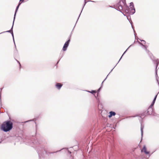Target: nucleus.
Segmentation results:
<instances>
[{"label":"nucleus","mask_w":159,"mask_h":159,"mask_svg":"<svg viewBox=\"0 0 159 159\" xmlns=\"http://www.w3.org/2000/svg\"><path fill=\"white\" fill-rule=\"evenodd\" d=\"M13 128V123L10 120H7L2 123L0 127V129L5 132L11 131Z\"/></svg>","instance_id":"f257e3e1"},{"label":"nucleus","mask_w":159,"mask_h":159,"mask_svg":"<svg viewBox=\"0 0 159 159\" xmlns=\"http://www.w3.org/2000/svg\"><path fill=\"white\" fill-rule=\"evenodd\" d=\"M147 112L146 111L143 112L141 114H139V115H136L134 116H129V117H136L138 116L139 117L138 119L139 120L141 124V140L142 139V137L143 136V129L144 128V126L142 125V121L143 119L147 115V113H146Z\"/></svg>","instance_id":"f03ea898"},{"label":"nucleus","mask_w":159,"mask_h":159,"mask_svg":"<svg viewBox=\"0 0 159 159\" xmlns=\"http://www.w3.org/2000/svg\"><path fill=\"white\" fill-rule=\"evenodd\" d=\"M109 7L116 9L117 10L122 13L124 16H125V15L121 11V10H123V8L122 5H121V0H120V1L118 2V3L116 4L115 5H114V6H109Z\"/></svg>","instance_id":"7ed1b4c3"},{"label":"nucleus","mask_w":159,"mask_h":159,"mask_svg":"<svg viewBox=\"0 0 159 159\" xmlns=\"http://www.w3.org/2000/svg\"><path fill=\"white\" fill-rule=\"evenodd\" d=\"M40 148L41 149H39L37 150L39 158L41 157H43L44 154H47V152L44 147L42 146Z\"/></svg>","instance_id":"20e7f679"},{"label":"nucleus","mask_w":159,"mask_h":159,"mask_svg":"<svg viewBox=\"0 0 159 159\" xmlns=\"http://www.w3.org/2000/svg\"><path fill=\"white\" fill-rule=\"evenodd\" d=\"M71 36V34H70V37L68 40L66 41L65 43L63 46L62 50L63 51H65L66 50L67 48L69 45L70 42V37Z\"/></svg>","instance_id":"39448f33"},{"label":"nucleus","mask_w":159,"mask_h":159,"mask_svg":"<svg viewBox=\"0 0 159 159\" xmlns=\"http://www.w3.org/2000/svg\"><path fill=\"white\" fill-rule=\"evenodd\" d=\"M151 59L153 61L154 63L156 64V69H157V66L159 64V59H157L156 60L155 59L154 57L152 56L150 57Z\"/></svg>","instance_id":"423d86ee"},{"label":"nucleus","mask_w":159,"mask_h":159,"mask_svg":"<svg viewBox=\"0 0 159 159\" xmlns=\"http://www.w3.org/2000/svg\"><path fill=\"white\" fill-rule=\"evenodd\" d=\"M130 8H131L130 11V13L131 15L134 14L135 12V10L134 7V3L133 2H131L130 3Z\"/></svg>","instance_id":"0eeeda50"},{"label":"nucleus","mask_w":159,"mask_h":159,"mask_svg":"<svg viewBox=\"0 0 159 159\" xmlns=\"http://www.w3.org/2000/svg\"><path fill=\"white\" fill-rule=\"evenodd\" d=\"M147 115H150L152 114L153 112V108H152L149 107L147 110L146 111Z\"/></svg>","instance_id":"6e6552de"},{"label":"nucleus","mask_w":159,"mask_h":159,"mask_svg":"<svg viewBox=\"0 0 159 159\" xmlns=\"http://www.w3.org/2000/svg\"><path fill=\"white\" fill-rule=\"evenodd\" d=\"M14 21H15V20H14V19H13V24H12V26L11 29L10 30H7V31H4V32H3L0 33V34H2V33H5V32L10 33L11 34V33H13V25H14Z\"/></svg>","instance_id":"1a4fd4ad"},{"label":"nucleus","mask_w":159,"mask_h":159,"mask_svg":"<svg viewBox=\"0 0 159 159\" xmlns=\"http://www.w3.org/2000/svg\"><path fill=\"white\" fill-rule=\"evenodd\" d=\"M21 4V3H20V2H19L18 3V5L16 7V10H15V13H14V18H13V19H14V20H15V18H16V13H17V12L18 10V9L19 8V7L20 6V5Z\"/></svg>","instance_id":"9d476101"},{"label":"nucleus","mask_w":159,"mask_h":159,"mask_svg":"<svg viewBox=\"0 0 159 159\" xmlns=\"http://www.w3.org/2000/svg\"><path fill=\"white\" fill-rule=\"evenodd\" d=\"M116 113L114 111H111L109 112V115H108V117L109 118L111 117L112 116H115Z\"/></svg>","instance_id":"9b49d317"},{"label":"nucleus","mask_w":159,"mask_h":159,"mask_svg":"<svg viewBox=\"0 0 159 159\" xmlns=\"http://www.w3.org/2000/svg\"><path fill=\"white\" fill-rule=\"evenodd\" d=\"M62 85H63L62 84H61V83H57L56 84L55 86H56V88L58 89L59 90L61 89V88L62 87Z\"/></svg>","instance_id":"f8f14e48"},{"label":"nucleus","mask_w":159,"mask_h":159,"mask_svg":"<svg viewBox=\"0 0 159 159\" xmlns=\"http://www.w3.org/2000/svg\"><path fill=\"white\" fill-rule=\"evenodd\" d=\"M132 45H130L127 49L124 52V53H123V54H122V56H121V57L120 58V60H119V61H118V63L116 64V65L114 66V67L111 70V71H110V72L109 73V74L113 70V69L115 67V66H116L117 64L119 63V61H120V60H121V59L122 58V57L124 55V54L126 53V52L127 51V50L128 49V48Z\"/></svg>","instance_id":"ddd939ff"},{"label":"nucleus","mask_w":159,"mask_h":159,"mask_svg":"<svg viewBox=\"0 0 159 159\" xmlns=\"http://www.w3.org/2000/svg\"><path fill=\"white\" fill-rule=\"evenodd\" d=\"M109 75V74L107 75V77H106V78L105 79V80H103V81H102V84H101V86L98 89V90H97V94H98L99 92H100L101 89H102V84H103V83L106 80V79L108 75Z\"/></svg>","instance_id":"4468645a"},{"label":"nucleus","mask_w":159,"mask_h":159,"mask_svg":"<svg viewBox=\"0 0 159 159\" xmlns=\"http://www.w3.org/2000/svg\"><path fill=\"white\" fill-rule=\"evenodd\" d=\"M44 140L43 139H41L40 140H37L36 141H34V143H36V144H41L42 142H43L42 140Z\"/></svg>","instance_id":"2eb2a0df"},{"label":"nucleus","mask_w":159,"mask_h":159,"mask_svg":"<svg viewBox=\"0 0 159 159\" xmlns=\"http://www.w3.org/2000/svg\"><path fill=\"white\" fill-rule=\"evenodd\" d=\"M143 149L144 150V152L145 154H148L149 153V152L147 151V149L145 146H143Z\"/></svg>","instance_id":"dca6fc26"},{"label":"nucleus","mask_w":159,"mask_h":159,"mask_svg":"<svg viewBox=\"0 0 159 159\" xmlns=\"http://www.w3.org/2000/svg\"><path fill=\"white\" fill-rule=\"evenodd\" d=\"M87 92H89V93H90L92 94H94L95 97V98H96V96L94 94L95 93H96V90H92L91 91H86Z\"/></svg>","instance_id":"f3484780"},{"label":"nucleus","mask_w":159,"mask_h":159,"mask_svg":"<svg viewBox=\"0 0 159 159\" xmlns=\"http://www.w3.org/2000/svg\"><path fill=\"white\" fill-rule=\"evenodd\" d=\"M139 40H140L141 41V42H142V43H141L140 42L138 41V42L139 43V44L140 45H143L144 44H145L146 42L144 40H141L140 39H139Z\"/></svg>","instance_id":"a211bd4d"},{"label":"nucleus","mask_w":159,"mask_h":159,"mask_svg":"<svg viewBox=\"0 0 159 159\" xmlns=\"http://www.w3.org/2000/svg\"><path fill=\"white\" fill-rule=\"evenodd\" d=\"M87 2L86 1V0H84V5L83 7V8H82V11H81V13H80V15H79V17H78V19H77V21H76V23L77 22V21L78 20V19H79V18L80 17V14H81V12H82V11L83 9V8H84V7L85 5V4H86V3H87Z\"/></svg>","instance_id":"6ab92c4d"},{"label":"nucleus","mask_w":159,"mask_h":159,"mask_svg":"<svg viewBox=\"0 0 159 159\" xmlns=\"http://www.w3.org/2000/svg\"><path fill=\"white\" fill-rule=\"evenodd\" d=\"M124 9H125V12L126 13H129V7L127 6H126L125 7V8H124Z\"/></svg>","instance_id":"aec40b11"},{"label":"nucleus","mask_w":159,"mask_h":159,"mask_svg":"<svg viewBox=\"0 0 159 159\" xmlns=\"http://www.w3.org/2000/svg\"><path fill=\"white\" fill-rule=\"evenodd\" d=\"M156 80L157 81V82H158V75H157V69H156Z\"/></svg>","instance_id":"412c9836"},{"label":"nucleus","mask_w":159,"mask_h":159,"mask_svg":"<svg viewBox=\"0 0 159 159\" xmlns=\"http://www.w3.org/2000/svg\"><path fill=\"white\" fill-rule=\"evenodd\" d=\"M67 152V155L68 156H71V155H70L71 153V152L69 151L68 148H66Z\"/></svg>","instance_id":"4be33fe9"},{"label":"nucleus","mask_w":159,"mask_h":159,"mask_svg":"<svg viewBox=\"0 0 159 159\" xmlns=\"http://www.w3.org/2000/svg\"><path fill=\"white\" fill-rule=\"evenodd\" d=\"M152 115L153 116L159 117V115L156 113L153 112Z\"/></svg>","instance_id":"5701e85b"},{"label":"nucleus","mask_w":159,"mask_h":159,"mask_svg":"<svg viewBox=\"0 0 159 159\" xmlns=\"http://www.w3.org/2000/svg\"><path fill=\"white\" fill-rule=\"evenodd\" d=\"M18 54V51L16 49L15 51H14V55H17Z\"/></svg>","instance_id":"b1692460"},{"label":"nucleus","mask_w":159,"mask_h":159,"mask_svg":"<svg viewBox=\"0 0 159 159\" xmlns=\"http://www.w3.org/2000/svg\"><path fill=\"white\" fill-rule=\"evenodd\" d=\"M123 4L124 5L126 4L125 0H123L122 2L121 1V5L122 6V4Z\"/></svg>","instance_id":"393cba45"},{"label":"nucleus","mask_w":159,"mask_h":159,"mask_svg":"<svg viewBox=\"0 0 159 159\" xmlns=\"http://www.w3.org/2000/svg\"><path fill=\"white\" fill-rule=\"evenodd\" d=\"M11 35L12 37V38H13V41H14V44H15V47H16V45H15V40H14V34H13V33H11Z\"/></svg>","instance_id":"a878e982"},{"label":"nucleus","mask_w":159,"mask_h":159,"mask_svg":"<svg viewBox=\"0 0 159 159\" xmlns=\"http://www.w3.org/2000/svg\"><path fill=\"white\" fill-rule=\"evenodd\" d=\"M130 24L131 25L132 28L133 29L134 33H135V30H134V27L132 25V22L131 23V22H130Z\"/></svg>","instance_id":"bb28decb"},{"label":"nucleus","mask_w":159,"mask_h":159,"mask_svg":"<svg viewBox=\"0 0 159 159\" xmlns=\"http://www.w3.org/2000/svg\"><path fill=\"white\" fill-rule=\"evenodd\" d=\"M16 61H17V62L19 63V66H20V68L21 67V65L20 64V63L18 60H17L16 59Z\"/></svg>","instance_id":"cd10ccee"},{"label":"nucleus","mask_w":159,"mask_h":159,"mask_svg":"<svg viewBox=\"0 0 159 159\" xmlns=\"http://www.w3.org/2000/svg\"><path fill=\"white\" fill-rule=\"evenodd\" d=\"M143 47V48L145 50H147V47H146V46L145 45H142Z\"/></svg>","instance_id":"c85d7f7f"},{"label":"nucleus","mask_w":159,"mask_h":159,"mask_svg":"<svg viewBox=\"0 0 159 159\" xmlns=\"http://www.w3.org/2000/svg\"><path fill=\"white\" fill-rule=\"evenodd\" d=\"M33 120H27V121H25L24 122V123H27V122H28L29 121H33Z\"/></svg>","instance_id":"c756f323"},{"label":"nucleus","mask_w":159,"mask_h":159,"mask_svg":"<svg viewBox=\"0 0 159 159\" xmlns=\"http://www.w3.org/2000/svg\"><path fill=\"white\" fill-rule=\"evenodd\" d=\"M154 105V104L152 103L151 104V105L149 106V107L152 108V107Z\"/></svg>","instance_id":"7c9ffc66"},{"label":"nucleus","mask_w":159,"mask_h":159,"mask_svg":"<svg viewBox=\"0 0 159 159\" xmlns=\"http://www.w3.org/2000/svg\"><path fill=\"white\" fill-rule=\"evenodd\" d=\"M158 94V93H157V95H156V96H155V97L154 98V99H153L154 100H156Z\"/></svg>","instance_id":"2f4dec72"},{"label":"nucleus","mask_w":159,"mask_h":159,"mask_svg":"<svg viewBox=\"0 0 159 159\" xmlns=\"http://www.w3.org/2000/svg\"><path fill=\"white\" fill-rule=\"evenodd\" d=\"M61 150L59 151H57L54 152H51L50 153H57L59 151H60Z\"/></svg>","instance_id":"473e14b6"},{"label":"nucleus","mask_w":159,"mask_h":159,"mask_svg":"<svg viewBox=\"0 0 159 159\" xmlns=\"http://www.w3.org/2000/svg\"><path fill=\"white\" fill-rule=\"evenodd\" d=\"M155 101H156V100H153L152 103H153V104H154V103H155Z\"/></svg>","instance_id":"72a5a7b5"},{"label":"nucleus","mask_w":159,"mask_h":159,"mask_svg":"<svg viewBox=\"0 0 159 159\" xmlns=\"http://www.w3.org/2000/svg\"><path fill=\"white\" fill-rule=\"evenodd\" d=\"M20 1H21V2L20 3H21L23 2H24V0H20Z\"/></svg>","instance_id":"f704fd0d"},{"label":"nucleus","mask_w":159,"mask_h":159,"mask_svg":"<svg viewBox=\"0 0 159 159\" xmlns=\"http://www.w3.org/2000/svg\"><path fill=\"white\" fill-rule=\"evenodd\" d=\"M3 88H1V89H0V93H1V91H2V89Z\"/></svg>","instance_id":"c9c22d12"},{"label":"nucleus","mask_w":159,"mask_h":159,"mask_svg":"<svg viewBox=\"0 0 159 159\" xmlns=\"http://www.w3.org/2000/svg\"><path fill=\"white\" fill-rule=\"evenodd\" d=\"M88 2H95V1H88Z\"/></svg>","instance_id":"e433bc0d"},{"label":"nucleus","mask_w":159,"mask_h":159,"mask_svg":"<svg viewBox=\"0 0 159 159\" xmlns=\"http://www.w3.org/2000/svg\"><path fill=\"white\" fill-rule=\"evenodd\" d=\"M134 35L135 36V37H136V33H134Z\"/></svg>","instance_id":"4c0bfd02"},{"label":"nucleus","mask_w":159,"mask_h":159,"mask_svg":"<svg viewBox=\"0 0 159 159\" xmlns=\"http://www.w3.org/2000/svg\"><path fill=\"white\" fill-rule=\"evenodd\" d=\"M59 61H60V60H59V61H57V64H58V62H59Z\"/></svg>","instance_id":"58836bf2"},{"label":"nucleus","mask_w":159,"mask_h":159,"mask_svg":"<svg viewBox=\"0 0 159 159\" xmlns=\"http://www.w3.org/2000/svg\"><path fill=\"white\" fill-rule=\"evenodd\" d=\"M136 39H139V38H138V37H137V38H136Z\"/></svg>","instance_id":"ea45409f"},{"label":"nucleus","mask_w":159,"mask_h":159,"mask_svg":"<svg viewBox=\"0 0 159 159\" xmlns=\"http://www.w3.org/2000/svg\"><path fill=\"white\" fill-rule=\"evenodd\" d=\"M158 83V84L159 85V81L158 80V82H157Z\"/></svg>","instance_id":"a19ab883"},{"label":"nucleus","mask_w":159,"mask_h":159,"mask_svg":"<svg viewBox=\"0 0 159 159\" xmlns=\"http://www.w3.org/2000/svg\"><path fill=\"white\" fill-rule=\"evenodd\" d=\"M0 97L1 96V93L0 94Z\"/></svg>","instance_id":"79ce46f5"},{"label":"nucleus","mask_w":159,"mask_h":159,"mask_svg":"<svg viewBox=\"0 0 159 159\" xmlns=\"http://www.w3.org/2000/svg\"><path fill=\"white\" fill-rule=\"evenodd\" d=\"M1 142H0V143H1Z\"/></svg>","instance_id":"37998d69"}]
</instances>
